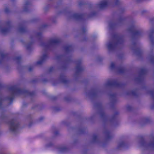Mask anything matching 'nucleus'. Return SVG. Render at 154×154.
I'll use <instances>...</instances> for the list:
<instances>
[{
	"instance_id": "nucleus-1",
	"label": "nucleus",
	"mask_w": 154,
	"mask_h": 154,
	"mask_svg": "<svg viewBox=\"0 0 154 154\" xmlns=\"http://www.w3.org/2000/svg\"><path fill=\"white\" fill-rule=\"evenodd\" d=\"M42 32L35 33L33 35L30 36V39L31 41L26 45V49L28 50H30L34 40L37 39L39 40L40 45L42 48L44 53L37 62V64L38 65H41L45 62L48 58L47 51L51 50L58 45L60 42V40L58 38H51L47 41L43 42L42 40Z\"/></svg>"
},
{
	"instance_id": "nucleus-2",
	"label": "nucleus",
	"mask_w": 154,
	"mask_h": 154,
	"mask_svg": "<svg viewBox=\"0 0 154 154\" xmlns=\"http://www.w3.org/2000/svg\"><path fill=\"white\" fill-rule=\"evenodd\" d=\"M2 88V85L0 84V91ZM9 95L5 99L3 98L2 96H0V110L1 112L2 111L3 107L2 103L5 100L9 101L11 103L13 101L15 96L23 95L25 96H32L34 94L33 92H30L27 90L20 88L17 85L11 86L8 89Z\"/></svg>"
},
{
	"instance_id": "nucleus-3",
	"label": "nucleus",
	"mask_w": 154,
	"mask_h": 154,
	"mask_svg": "<svg viewBox=\"0 0 154 154\" xmlns=\"http://www.w3.org/2000/svg\"><path fill=\"white\" fill-rule=\"evenodd\" d=\"M124 42L123 36L116 34L113 36V40L108 43L106 45L109 51H113L120 48L123 45Z\"/></svg>"
},
{
	"instance_id": "nucleus-4",
	"label": "nucleus",
	"mask_w": 154,
	"mask_h": 154,
	"mask_svg": "<svg viewBox=\"0 0 154 154\" xmlns=\"http://www.w3.org/2000/svg\"><path fill=\"white\" fill-rule=\"evenodd\" d=\"M120 2V0H102L97 5V7L100 9H103L110 5H117Z\"/></svg>"
},
{
	"instance_id": "nucleus-5",
	"label": "nucleus",
	"mask_w": 154,
	"mask_h": 154,
	"mask_svg": "<svg viewBox=\"0 0 154 154\" xmlns=\"http://www.w3.org/2000/svg\"><path fill=\"white\" fill-rule=\"evenodd\" d=\"M127 30L132 34L133 37L134 38H140L143 36V35L142 30H137L134 24L130 26Z\"/></svg>"
},
{
	"instance_id": "nucleus-6",
	"label": "nucleus",
	"mask_w": 154,
	"mask_h": 154,
	"mask_svg": "<svg viewBox=\"0 0 154 154\" xmlns=\"http://www.w3.org/2000/svg\"><path fill=\"white\" fill-rule=\"evenodd\" d=\"M138 139L140 146L148 149L154 150V137H153L151 141L149 143H147L141 136L139 137Z\"/></svg>"
},
{
	"instance_id": "nucleus-7",
	"label": "nucleus",
	"mask_w": 154,
	"mask_h": 154,
	"mask_svg": "<svg viewBox=\"0 0 154 154\" xmlns=\"http://www.w3.org/2000/svg\"><path fill=\"white\" fill-rule=\"evenodd\" d=\"M8 124L10 131L14 133H15L18 131L19 127V123L16 119H12L9 121Z\"/></svg>"
},
{
	"instance_id": "nucleus-8",
	"label": "nucleus",
	"mask_w": 154,
	"mask_h": 154,
	"mask_svg": "<svg viewBox=\"0 0 154 154\" xmlns=\"http://www.w3.org/2000/svg\"><path fill=\"white\" fill-rule=\"evenodd\" d=\"M11 28V22L8 21L0 26V31L3 34H5L8 32Z\"/></svg>"
},
{
	"instance_id": "nucleus-9",
	"label": "nucleus",
	"mask_w": 154,
	"mask_h": 154,
	"mask_svg": "<svg viewBox=\"0 0 154 154\" xmlns=\"http://www.w3.org/2000/svg\"><path fill=\"white\" fill-rule=\"evenodd\" d=\"M76 141L71 143L69 145L66 146H60L57 147V149L58 152L60 153H64L68 152L70 146H72L75 143Z\"/></svg>"
},
{
	"instance_id": "nucleus-10",
	"label": "nucleus",
	"mask_w": 154,
	"mask_h": 154,
	"mask_svg": "<svg viewBox=\"0 0 154 154\" xmlns=\"http://www.w3.org/2000/svg\"><path fill=\"white\" fill-rule=\"evenodd\" d=\"M110 68L111 70H116L119 73H123L125 70L123 67L121 66L118 67L116 66L115 63L113 62H112L111 63Z\"/></svg>"
},
{
	"instance_id": "nucleus-11",
	"label": "nucleus",
	"mask_w": 154,
	"mask_h": 154,
	"mask_svg": "<svg viewBox=\"0 0 154 154\" xmlns=\"http://www.w3.org/2000/svg\"><path fill=\"white\" fill-rule=\"evenodd\" d=\"M106 85L107 86L115 87H121L122 86L121 84L117 80L113 79L109 80L106 83Z\"/></svg>"
},
{
	"instance_id": "nucleus-12",
	"label": "nucleus",
	"mask_w": 154,
	"mask_h": 154,
	"mask_svg": "<svg viewBox=\"0 0 154 154\" xmlns=\"http://www.w3.org/2000/svg\"><path fill=\"white\" fill-rule=\"evenodd\" d=\"M76 66L75 69V74L76 75H79L84 70V68L81 66V60H78L76 61Z\"/></svg>"
},
{
	"instance_id": "nucleus-13",
	"label": "nucleus",
	"mask_w": 154,
	"mask_h": 154,
	"mask_svg": "<svg viewBox=\"0 0 154 154\" xmlns=\"http://www.w3.org/2000/svg\"><path fill=\"white\" fill-rule=\"evenodd\" d=\"M71 17L77 20H83L85 19L86 16L78 13H74L72 15Z\"/></svg>"
},
{
	"instance_id": "nucleus-14",
	"label": "nucleus",
	"mask_w": 154,
	"mask_h": 154,
	"mask_svg": "<svg viewBox=\"0 0 154 154\" xmlns=\"http://www.w3.org/2000/svg\"><path fill=\"white\" fill-rule=\"evenodd\" d=\"M147 71L145 69H141L139 72V76L136 80L139 82H141L143 80L144 75L146 73Z\"/></svg>"
},
{
	"instance_id": "nucleus-15",
	"label": "nucleus",
	"mask_w": 154,
	"mask_h": 154,
	"mask_svg": "<svg viewBox=\"0 0 154 154\" xmlns=\"http://www.w3.org/2000/svg\"><path fill=\"white\" fill-rule=\"evenodd\" d=\"M133 45L134 46L133 50H134V53L138 56L140 55L142 53V50L138 47L136 43H133Z\"/></svg>"
},
{
	"instance_id": "nucleus-16",
	"label": "nucleus",
	"mask_w": 154,
	"mask_h": 154,
	"mask_svg": "<svg viewBox=\"0 0 154 154\" xmlns=\"http://www.w3.org/2000/svg\"><path fill=\"white\" fill-rule=\"evenodd\" d=\"M124 21V20L123 18H120L119 19L116 23L113 22H110L109 24V28L112 29L115 27L117 25H120L122 24Z\"/></svg>"
},
{
	"instance_id": "nucleus-17",
	"label": "nucleus",
	"mask_w": 154,
	"mask_h": 154,
	"mask_svg": "<svg viewBox=\"0 0 154 154\" xmlns=\"http://www.w3.org/2000/svg\"><path fill=\"white\" fill-rule=\"evenodd\" d=\"M128 144L125 141H122L118 143L117 148L119 150L122 148H126L128 146Z\"/></svg>"
},
{
	"instance_id": "nucleus-18",
	"label": "nucleus",
	"mask_w": 154,
	"mask_h": 154,
	"mask_svg": "<svg viewBox=\"0 0 154 154\" xmlns=\"http://www.w3.org/2000/svg\"><path fill=\"white\" fill-rule=\"evenodd\" d=\"M149 37L152 46L154 45V28H152L149 32Z\"/></svg>"
},
{
	"instance_id": "nucleus-19",
	"label": "nucleus",
	"mask_w": 154,
	"mask_h": 154,
	"mask_svg": "<svg viewBox=\"0 0 154 154\" xmlns=\"http://www.w3.org/2000/svg\"><path fill=\"white\" fill-rule=\"evenodd\" d=\"M66 53H69L73 50V48L71 45H66L63 47Z\"/></svg>"
},
{
	"instance_id": "nucleus-20",
	"label": "nucleus",
	"mask_w": 154,
	"mask_h": 154,
	"mask_svg": "<svg viewBox=\"0 0 154 154\" xmlns=\"http://www.w3.org/2000/svg\"><path fill=\"white\" fill-rule=\"evenodd\" d=\"M26 29L24 23H23L20 24L18 28V32L20 33H23L26 32Z\"/></svg>"
},
{
	"instance_id": "nucleus-21",
	"label": "nucleus",
	"mask_w": 154,
	"mask_h": 154,
	"mask_svg": "<svg viewBox=\"0 0 154 154\" xmlns=\"http://www.w3.org/2000/svg\"><path fill=\"white\" fill-rule=\"evenodd\" d=\"M60 79L61 83H62L65 84H68L69 82V81L66 80V77L64 74H61L60 77Z\"/></svg>"
},
{
	"instance_id": "nucleus-22",
	"label": "nucleus",
	"mask_w": 154,
	"mask_h": 154,
	"mask_svg": "<svg viewBox=\"0 0 154 154\" xmlns=\"http://www.w3.org/2000/svg\"><path fill=\"white\" fill-rule=\"evenodd\" d=\"M99 113L101 118L103 119H107V116L105 114L104 110L102 107H100V108Z\"/></svg>"
},
{
	"instance_id": "nucleus-23",
	"label": "nucleus",
	"mask_w": 154,
	"mask_h": 154,
	"mask_svg": "<svg viewBox=\"0 0 154 154\" xmlns=\"http://www.w3.org/2000/svg\"><path fill=\"white\" fill-rule=\"evenodd\" d=\"M104 133L107 140L110 139L112 137L111 133L108 130H106L104 131Z\"/></svg>"
},
{
	"instance_id": "nucleus-24",
	"label": "nucleus",
	"mask_w": 154,
	"mask_h": 154,
	"mask_svg": "<svg viewBox=\"0 0 154 154\" xmlns=\"http://www.w3.org/2000/svg\"><path fill=\"white\" fill-rule=\"evenodd\" d=\"M31 5V2L28 1H26L23 6V10L25 11H28V9Z\"/></svg>"
},
{
	"instance_id": "nucleus-25",
	"label": "nucleus",
	"mask_w": 154,
	"mask_h": 154,
	"mask_svg": "<svg viewBox=\"0 0 154 154\" xmlns=\"http://www.w3.org/2000/svg\"><path fill=\"white\" fill-rule=\"evenodd\" d=\"M97 94V92L96 90H93L90 91L89 93H86V95L89 97H95Z\"/></svg>"
},
{
	"instance_id": "nucleus-26",
	"label": "nucleus",
	"mask_w": 154,
	"mask_h": 154,
	"mask_svg": "<svg viewBox=\"0 0 154 154\" xmlns=\"http://www.w3.org/2000/svg\"><path fill=\"white\" fill-rule=\"evenodd\" d=\"M99 142V139L98 136L96 135H94L93 136L92 140V142L95 143H98Z\"/></svg>"
},
{
	"instance_id": "nucleus-27",
	"label": "nucleus",
	"mask_w": 154,
	"mask_h": 154,
	"mask_svg": "<svg viewBox=\"0 0 154 154\" xmlns=\"http://www.w3.org/2000/svg\"><path fill=\"white\" fill-rule=\"evenodd\" d=\"M0 56L1 58V59L0 60V64L2 61L3 59L5 58L7 56V54H5L3 52H0Z\"/></svg>"
},
{
	"instance_id": "nucleus-28",
	"label": "nucleus",
	"mask_w": 154,
	"mask_h": 154,
	"mask_svg": "<svg viewBox=\"0 0 154 154\" xmlns=\"http://www.w3.org/2000/svg\"><path fill=\"white\" fill-rule=\"evenodd\" d=\"M128 94L134 96H136L137 95V90H135L131 91L129 92V93H128Z\"/></svg>"
},
{
	"instance_id": "nucleus-29",
	"label": "nucleus",
	"mask_w": 154,
	"mask_h": 154,
	"mask_svg": "<svg viewBox=\"0 0 154 154\" xmlns=\"http://www.w3.org/2000/svg\"><path fill=\"white\" fill-rule=\"evenodd\" d=\"M21 57L20 56L17 57L14 59V60L16 62L18 63H19L21 60Z\"/></svg>"
},
{
	"instance_id": "nucleus-30",
	"label": "nucleus",
	"mask_w": 154,
	"mask_h": 154,
	"mask_svg": "<svg viewBox=\"0 0 154 154\" xmlns=\"http://www.w3.org/2000/svg\"><path fill=\"white\" fill-rule=\"evenodd\" d=\"M0 118L1 119L4 121L7 119V117L3 113H1Z\"/></svg>"
},
{
	"instance_id": "nucleus-31",
	"label": "nucleus",
	"mask_w": 154,
	"mask_h": 154,
	"mask_svg": "<svg viewBox=\"0 0 154 154\" xmlns=\"http://www.w3.org/2000/svg\"><path fill=\"white\" fill-rule=\"evenodd\" d=\"M65 58V56L63 55H60L57 57V60H63Z\"/></svg>"
},
{
	"instance_id": "nucleus-32",
	"label": "nucleus",
	"mask_w": 154,
	"mask_h": 154,
	"mask_svg": "<svg viewBox=\"0 0 154 154\" xmlns=\"http://www.w3.org/2000/svg\"><path fill=\"white\" fill-rule=\"evenodd\" d=\"M150 60L151 63H154V55H152L151 56Z\"/></svg>"
},
{
	"instance_id": "nucleus-33",
	"label": "nucleus",
	"mask_w": 154,
	"mask_h": 154,
	"mask_svg": "<svg viewBox=\"0 0 154 154\" xmlns=\"http://www.w3.org/2000/svg\"><path fill=\"white\" fill-rule=\"evenodd\" d=\"M150 94L152 99L154 100V91H150Z\"/></svg>"
},
{
	"instance_id": "nucleus-34",
	"label": "nucleus",
	"mask_w": 154,
	"mask_h": 154,
	"mask_svg": "<svg viewBox=\"0 0 154 154\" xmlns=\"http://www.w3.org/2000/svg\"><path fill=\"white\" fill-rule=\"evenodd\" d=\"M69 61H70L69 59L67 58L66 59H65V60H64V62L66 63H69Z\"/></svg>"
},
{
	"instance_id": "nucleus-35",
	"label": "nucleus",
	"mask_w": 154,
	"mask_h": 154,
	"mask_svg": "<svg viewBox=\"0 0 154 154\" xmlns=\"http://www.w3.org/2000/svg\"><path fill=\"white\" fill-rule=\"evenodd\" d=\"M82 31L83 33H85L86 31V29L85 28H83L82 29Z\"/></svg>"
},
{
	"instance_id": "nucleus-36",
	"label": "nucleus",
	"mask_w": 154,
	"mask_h": 154,
	"mask_svg": "<svg viewBox=\"0 0 154 154\" xmlns=\"http://www.w3.org/2000/svg\"><path fill=\"white\" fill-rule=\"evenodd\" d=\"M54 70V68L53 67H50L49 69V72H51Z\"/></svg>"
},
{
	"instance_id": "nucleus-37",
	"label": "nucleus",
	"mask_w": 154,
	"mask_h": 154,
	"mask_svg": "<svg viewBox=\"0 0 154 154\" xmlns=\"http://www.w3.org/2000/svg\"><path fill=\"white\" fill-rule=\"evenodd\" d=\"M33 69V68L32 67L30 66L28 68V70L29 71H31Z\"/></svg>"
},
{
	"instance_id": "nucleus-38",
	"label": "nucleus",
	"mask_w": 154,
	"mask_h": 154,
	"mask_svg": "<svg viewBox=\"0 0 154 154\" xmlns=\"http://www.w3.org/2000/svg\"><path fill=\"white\" fill-rule=\"evenodd\" d=\"M5 11L6 13H8L9 11V9L8 8H6L5 9Z\"/></svg>"
},
{
	"instance_id": "nucleus-39",
	"label": "nucleus",
	"mask_w": 154,
	"mask_h": 154,
	"mask_svg": "<svg viewBox=\"0 0 154 154\" xmlns=\"http://www.w3.org/2000/svg\"><path fill=\"white\" fill-rule=\"evenodd\" d=\"M115 120V116H114L112 118V119H111V120H110V121L111 122H113V121H114V120Z\"/></svg>"
},
{
	"instance_id": "nucleus-40",
	"label": "nucleus",
	"mask_w": 154,
	"mask_h": 154,
	"mask_svg": "<svg viewBox=\"0 0 154 154\" xmlns=\"http://www.w3.org/2000/svg\"><path fill=\"white\" fill-rule=\"evenodd\" d=\"M116 95L115 94H113L112 95H111V97L112 98H115L116 97Z\"/></svg>"
},
{
	"instance_id": "nucleus-41",
	"label": "nucleus",
	"mask_w": 154,
	"mask_h": 154,
	"mask_svg": "<svg viewBox=\"0 0 154 154\" xmlns=\"http://www.w3.org/2000/svg\"><path fill=\"white\" fill-rule=\"evenodd\" d=\"M127 109L128 110H130L131 109V107L130 106H128L127 107Z\"/></svg>"
},
{
	"instance_id": "nucleus-42",
	"label": "nucleus",
	"mask_w": 154,
	"mask_h": 154,
	"mask_svg": "<svg viewBox=\"0 0 154 154\" xmlns=\"http://www.w3.org/2000/svg\"><path fill=\"white\" fill-rule=\"evenodd\" d=\"M79 5H82L84 4V3L83 2H79Z\"/></svg>"
},
{
	"instance_id": "nucleus-43",
	"label": "nucleus",
	"mask_w": 154,
	"mask_h": 154,
	"mask_svg": "<svg viewBox=\"0 0 154 154\" xmlns=\"http://www.w3.org/2000/svg\"><path fill=\"white\" fill-rule=\"evenodd\" d=\"M146 12V11H142V14H143L144 13H145Z\"/></svg>"
},
{
	"instance_id": "nucleus-44",
	"label": "nucleus",
	"mask_w": 154,
	"mask_h": 154,
	"mask_svg": "<svg viewBox=\"0 0 154 154\" xmlns=\"http://www.w3.org/2000/svg\"><path fill=\"white\" fill-rule=\"evenodd\" d=\"M52 144L51 143V144H50L49 145H47V146L48 147V146H51L52 145Z\"/></svg>"
},
{
	"instance_id": "nucleus-45",
	"label": "nucleus",
	"mask_w": 154,
	"mask_h": 154,
	"mask_svg": "<svg viewBox=\"0 0 154 154\" xmlns=\"http://www.w3.org/2000/svg\"><path fill=\"white\" fill-rule=\"evenodd\" d=\"M54 134H58V133H57V132H55V133H54Z\"/></svg>"
},
{
	"instance_id": "nucleus-46",
	"label": "nucleus",
	"mask_w": 154,
	"mask_h": 154,
	"mask_svg": "<svg viewBox=\"0 0 154 154\" xmlns=\"http://www.w3.org/2000/svg\"><path fill=\"white\" fill-rule=\"evenodd\" d=\"M150 20H151V21H152V19H150Z\"/></svg>"
},
{
	"instance_id": "nucleus-47",
	"label": "nucleus",
	"mask_w": 154,
	"mask_h": 154,
	"mask_svg": "<svg viewBox=\"0 0 154 154\" xmlns=\"http://www.w3.org/2000/svg\"><path fill=\"white\" fill-rule=\"evenodd\" d=\"M12 1H13L14 0H11Z\"/></svg>"
},
{
	"instance_id": "nucleus-48",
	"label": "nucleus",
	"mask_w": 154,
	"mask_h": 154,
	"mask_svg": "<svg viewBox=\"0 0 154 154\" xmlns=\"http://www.w3.org/2000/svg\"><path fill=\"white\" fill-rule=\"evenodd\" d=\"M24 105V104H23V106Z\"/></svg>"
}]
</instances>
